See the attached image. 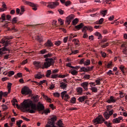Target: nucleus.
<instances>
[{
    "instance_id": "26",
    "label": "nucleus",
    "mask_w": 127,
    "mask_h": 127,
    "mask_svg": "<svg viewBox=\"0 0 127 127\" xmlns=\"http://www.w3.org/2000/svg\"><path fill=\"white\" fill-rule=\"evenodd\" d=\"M12 24H15V23H19V22H17V17H15L12 19Z\"/></svg>"
},
{
    "instance_id": "34",
    "label": "nucleus",
    "mask_w": 127,
    "mask_h": 127,
    "mask_svg": "<svg viewBox=\"0 0 127 127\" xmlns=\"http://www.w3.org/2000/svg\"><path fill=\"white\" fill-rule=\"evenodd\" d=\"M1 107L3 111H6L7 110H8V107H7L6 105L3 104L1 105Z\"/></svg>"
},
{
    "instance_id": "29",
    "label": "nucleus",
    "mask_w": 127,
    "mask_h": 127,
    "mask_svg": "<svg viewBox=\"0 0 127 127\" xmlns=\"http://www.w3.org/2000/svg\"><path fill=\"white\" fill-rule=\"evenodd\" d=\"M51 79H56L57 78H59V74H52L50 77Z\"/></svg>"
},
{
    "instance_id": "23",
    "label": "nucleus",
    "mask_w": 127,
    "mask_h": 127,
    "mask_svg": "<svg viewBox=\"0 0 127 127\" xmlns=\"http://www.w3.org/2000/svg\"><path fill=\"white\" fill-rule=\"evenodd\" d=\"M94 35L95 36H98V39H102V38H103V36H102V34H101V33H100V32H95Z\"/></svg>"
},
{
    "instance_id": "14",
    "label": "nucleus",
    "mask_w": 127,
    "mask_h": 127,
    "mask_svg": "<svg viewBox=\"0 0 127 127\" xmlns=\"http://www.w3.org/2000/svg\"><path fill=\"white\" fill-rule=\"evenodd\" d=\"M89 83L88 82H84L80 84V86L84 89L85 91H88V86Z\"/></svg>"
},
{
    "instance_id": "37",
    "label": "nucleus",
    "mask_w": 127,
    "mask_h": 127,
    "mask_svg": "<svg viewBox=\"0 0 127 127\" xmlns=\"http://www.w3.org/2000/svg\"><path fill=\"white\" fill-rule=\"evenodd\" d=\"M61 43H62L61 41L58 40L55 42V45H56L57 46H60V45H61Z\"/></svg>"
},
{
    "instance_id": "21",
    "label": "nucleus",
    "mask_w": 127,
    "mask_h": 127,
    "mask_svg": "<svg viewBox=\"0 0 127 127\" xmlns=\"http://www.w3.org/2000/svg\"><path fill=\"white\" fill-rule=\"evenodd\" d=\"M90 90L92 91L93 93H97L98 92V88L95 86H92L90 85Z\"/></svg>"
},
{
    "instance_id": "19",
    "label": "nucleus",
    "mask_w": 127,
    "mask_h": 127,
    "mask_svg": "<svg viewBox=\"0 0 127 127\" xmlns=\"http://www.w3.org/2000/svg\"><path fill=\"white\" fill-rule=\"evenodd\" d=\"M83 27H84V23H81L79 25L75 26V28H76V29H77V30H80V29L83 28Z\"/></svg>"
},
{
    "instance_id": "43",
    "label": "nucleus",
    "mask_w": 127,
    "mask_h": 127,
    "mask_svg": "<svg viewBox=\"0 0 127 127\" xmlns=\"http://www.w3.org/2000/svg\"><path fill=\"white\" fill-rule=\"evenodd\" d=\"M0 19H2V22H3V21H5V13H3L1 15Z\"/></svg>"
},
{
    "instance_id": "8",
    "label": "nucleus",
    "mask_w": 127,
    "mask_h": 127,
    "mask_svg": "<svg viewBox=\"0 0 127 127\" xmlns=\"http://www.w3.org/2000/svg\"><path fill=\"white\" fill-rule=\"evenodd\" d=\"M113 114L114 110H111L109 112L106 111L103 114V117L105 120H109Z\"/></svg>"
},
{
    "instance_id": "61",
    "label": "nucleus",
    "mask_w": 127,
    "mask_h": 127,
    "mask_svg": "<svg viewBox=\"0 0 127 127\" xmlns=\"http://www.w3.org/2000/svg\"><path fill=\"white\" fill-rule=\"evenodd\" d=\"M0 50H2V51H8V49L4 46V47L0 49Z\"/></svg>"
},
{
    "instance_id": "15",
    "label": "nucleus",
    "mask_w": 127,
    "mask_h": 127,
    "mask_svg": "<svg viewBox=\"0 0 127 127\" xmlns=\"http://www.w3.org/2000/svg\"><path fill=\"white\" fill-rule=\"evenodd\" d=\"M87 99H88V96L85 95V96H81V97H79L77 99V100L78 101V102H79L80 103H83V102H84V101H85V100H87Z\"/></svg>"
},
{
    "instance_id": "4",
    "label": "nucleus",
    "mask_w": 127,
    "mask_h": 127,
    "mask_svg": "<svg viewBox=\"0 0 127 127\" xmlns=\"http://www.w3.org/2000/svg\"><path fill=\"white\" fill-rule=\"evenodd\" d=\"M21 93L22 95H24L25 96H27L29 95H32V90L29 89V87L27 86H24L22 88Z\"/></svg>"
},
{
    "instance_id": "25",
    "label": "nucleus",
    "mask_w": 127,
    "mask_h": 127,
    "mask_svg": "<svg viewBox=\"0 0 127 127\" xmlns=\"http://www.w3.org/2000/svg\"><path fill=\"white\" fill-rule=\"evenodd\" d=\"M90 64H91V61L90 60H87L86 61H84V64H83L84 66H89Z\"/></svg>"
},
{
    "instance_id": "32",
    "label": "nucleus",
    "mask_w": 127,
    "mask_h": 127,
    "mask_svg": "<svg viewBox=\"0 0 127 127\" xmlns=\"http://www.w3.org/2000/svg\"><path fill=\"white\" fill-rule=\"evenodd\" d=\"M104 124L106 125L107 127H112V125H113V123H108L107 121H104Z\"/></svg>"
},
{
    "instance_id": "51",
    "label": "nucleus",
    "mask_w": 127,
    "mask_h": 127,
    "mask_svg": "<svg viewBox=\"0 0 127 127\" xmlns=\"http://www.w3.org/2000/svg\"><path fill=\"white\" fill-rule=\"evenodd\" d=\"M54 96L56 98H59V97H60V93L58 92H55L54 93Z\"/></svg>"
},
{
    "instance_id": "54",
    "label": "nucleus",
    "mask_w": 127,
    "mask_h": 127,
    "mask_svg": "<svg viewBox=\"0 0 127 127\" xmlns=\"http://www.w3.org/2000/svg\"><path fill=\"white\" fill-rule=\"evenodd\" d=\"M44 114H45V115H47L48 114H49V113H50V110H49V109L44 110Z\"/></svg>"
},
{
    "instance_id": "56",
    "label": "nucleus",
    "mask_w": 127,
    "mask_h": 127,
    "mask_svg": "<svg viewBox=\"0 0 127 127\" xmlns=\"http://www.w3.org/2000/svg\"><path fill=\"white\" fill-rule=\"evenodd\" d=\"M107 74L109 75V76H111V75H114V73H113V71L110 70L107 72Z\"/></svg>"
},
{
    "instance_id": "36",
    "label": "nucleus",
    "mask_w": 127,
    "mask_h": 127,
    "mask_svg": "<svg viewBox=\"0 0 127 127\" xmlns=\"http://www.w3.org/2000/svg\"><path fill=\"white\" fill-rule=\"evenodd\" d=\"M100 13L102 14L103 16L105 17L106 14L108 13V10H103L101 12H100Z\"/></svg>"
},
{
    "instance_id": "7",
    "label": "nucleus",
    "mask_w": 127,
    "mask_h": 127,
    "mask_svg": "<svg viewBox=\"0 0 127 127\" xmlns=\"http://www.w3.org/2000/svg\"><path fill=\"white\" fill-rule=\"evenodd\" d=\"M93 70H94V66H87V67L83 66L80 68L79 72H90L93 71Z\"/></svg>"
},
{
    "instance_id": "27",
    "label": "nucleus",
    "mask_w": 127,
    "mask_h": 127,
    "mask_svg": "<svg viewBox=\"0 0 127 127\" xmlns=\"http://www.w3.org/2000/svg\"><path fill=\"white\" fill-rule=\"evenodd\" d=\"M21 12H20V15L23 14V12L25 11V8L24 6H21V8H20Z\"/></svg>"
},
{
    "instance_id": "24",
    "label": "nucleus",
    "mask_w": 127,
    "mask_h": 127,
    "mask_svg": "<svg viewBox=\"0 0 127 127\" xmlns=\"http://www.w3.org/2000/svg\"><path fill=\"white\" fill-rule=\"evenodd\" d=\"M12 85V83L10 82H8L7 83L8 93H10Z\"/></svg>"
},
{
    "instance_id": "2",
    "label": "nucleus",
    "mask_w": 127,
    "mask_h": 127,
    "mask_svg": "<svg viewBox=\"0 0 127 127\" xmlns=\"http://www.w3.org/2000/svg\"><path fill=\"white\" fill-rule=\"evenodd\" d=\"M55 60H56V57H53V58H46L45 59L46 62L43 64L42 69H47L49 68L50 66H54V63H55Z\"/></svg>"
},
{
    "instance_id": "41",
    "label": "nucleus",
    "mask_w": 127,
    "mask_h": 127,
    "mask_svg": "<svg viewBox=\"0 0 127 127\" xmlns=\"http://www.w3.org/2000/svg\"><path fill=\"white\" fill-rule=\"evenodd\" d=\"M120 70L122 71V72L124 73L125 72V66H124L123 65H121L120 66Z\"/></svg>"
},
{
    "instance_id": "1",
    "label": "nucleus",
    "mask_w": 127,
    "mask_h": 127,
    "mask_svg": "<svg viewBox=\"0 0 127 127\" xmlns=\"http://www.w3.org/2000/svg\"><path fill=\"white\" fill-rule=\"evenodd\" d=\"M22 104L23 108H25V109L31 108V109L29 110V113L30 114H35V111L33 110V109H35V103H33L31 100L27 99L24 100Z\"/></svg>"
},
{
    "instance_id": "17",
    "label": "nucleus",
    "mask_w": 127,
    "mask_h": 127,
    "mask_svg": "<svg viewBox=\"0 0 127 127\" xmlns=\"http://www.w3.org/2000/svg\"><path fill=\"white\" fill-rule=\"evenodd\" d=\"M60 87L61 89H66V88H67V86H68V84L66 83V82H60Z\"/></svg>"
},
{
    "instance_id": "45",
    "label": "nucleus",
    "mask_w": 127,
    "mask_h": 127,
    "mask_svg": "<svg viewBox=\"0 0 127 127\" xmlns=\"http://www.w3.org/2000/svg\"><path fill=\"white\" fill-rule=\"evenodd\" d=\"M23 123V121L22 120H19V121H17L16 125L18 126V127H21V124Z\"/></svg>"
},
{
    "instance_id": "5",
    "label": "nucleus",
    "mask_w": 127,
    "mask_h": 127,
    "mask_svg": "<svg viewBox=\"0 0 127 127\" xmlns=\"http://www.w3.org/2000/svg\"><path fill=\"white\" fill-rule=\"evenodd\" d=\"M45 109V107H44V105L41 102H39L38 103L37 105L35 104V109H33V111H38V112H41V111H44V109Z\"/></svg>"
},
{
    "instance_id": "10",
    "label": "nucleus",
    "mask_w": 127,
    "mask_h": 127,
    "mask_svg": "<svg viewBox=\"0 0 127 127\" xmlns=\"http://www.w3.org/2000/svg\"><path fill=\"white\" fill-rule=\"evenodd\" d=\"M74 17H75V15L74 14H71L69 15L68 16H67L66 18L65 22H66L67 24H70V23H71V20H72V19H74Z\"/></svg>"
},
{
    "instance_id": "53",
    "label": "nucleus",
    "mask_w": 127,
    "mask_h": 127,
    "mask_svg": "<svg viewBox=\"0 0 127 127\" xmlns=\"http://www.w3.org/2000/svg\"><path fill=\"white\" fill-rule=\"evenodd\" d=\"M58 22H60L61 25H63V24H64V20L61 18L58 19Z\"/></svg>"
},
{
    "instance_id": "64",
    "label": "nucleus",
    "mask_w": 127,
    "mask_h": 127,
    "mask_svg": "<svg viewBox=\"0 0 127 127\" xmlns=\"http://www.w3.org/2000/svg\"><path fill=\"white\" fill-rule=\"evenodd\" d=\"M83 38H88V35H87V32H84L83 35Z\"/></svg>"
},
{
    "instance_id": "20",
    "label": "nucleus",
    "mask_w": 127,
    "mask_h": 127,
    "mask_svg": "<svg viewBox=\"0 0 127 127\" xmlns=\"http://www.w3.org/2000/svg\"><path fill=\"white\" fill-rule=\"evenodd\" d=\"M78 95H82L83 93V88L82 87H77L76 89Z\"/></svg>"
},
{
    "instance_id": "28",
    "label": "nucleus",
    "mask_w": 127,
    "mask_h": 127,
    "mask_svg": "<svg viewBox=\"0 0 127 127\" xmlns=\"http://www.w3.org/2000/svg\"><path fill=\"white\" fill-rule=\"evenodd\" d=\"M78 22H79V19L75 18L72 22V25H76V24H77V23H78Z\"/></svg>"
},
{
    "instance_id": "40",
    "label": "nucleus",
    "mask_w": 127,
    "mask_h": 127,
    "mask_svg": "<svg viewBox=\"0 0 127 127\" xmlns=\"http://www.w3.org/2000/svg\"><path fill=\"white\" fill-rule=\"evenodd\" d=\"M12 75H14V71H9L8 72V77H11Z\"/></svg>"
},
{
    "instance_id": "22",
    "label": "nucleus",
    "mask_w": 127,
    "mask_h": 127,
    "mask_svg": "<svg viewBox=\"0 0 127 127\" xmlns=\"http://www.w3.org/2000/svg\"><path fill=\"white\" fill-rule=\"evenodd\" d=\"M51 74H52V71H51V70L49 69L46 72V74L45 75V76L47 78H50V75H51Z\"/></svg>"
},
{
    "instance_id": "30",
    "label": "nucleus",
    "mask_w": 127,
    "mask_h": 127,
    "mask_svg": "<svg viewBox=\"0 0 127 127\" xmlns=\"http://www.w3.org/2000/svg\"><path fill=\"white\" fill-rule=\"evenodd\" d=\"M57 126L59 127H63V122L61 120H59L57 123Z\"/></svg>"
},
{
    "instance_id": "52",
    "label": "nucleus",
    "mask_w": 127,
    "mask_h": 127,
    "mask_svg": "<svg viewBox=\"0 0 127 127\" xmlns=\"http://www.w3.org/2000/svg\"><path fill=\"white\" fill-rule=\"evenodd\" d=\"M100 53L101 54L102 57H103V58H106V57H107V54H106V53L101 52Z\"/></svg>"
},
{
    "instance_id": "59",
    "label": "nucleus",
    "mask_w": 127,
    "mask_h": 127,
    "mask_svg": "<svg viewBox=\"0 0 127 127\" xmlns=\"http://www.w3.org/2000/svg\"><path fill=\"white\" fill-rule=\"evenodd\" d=\"M64 3H65V6H68V5H70V4H71V1L68 0Z\"/></svg>"
},
{
    "instance_id": "50",
    "label": "nucleus",
    "mask_w": 127,
    "mask_h": 127,
    "mask_svg": "<svg viewBox=\"0 0 127 127\" xmlns=\"http://www.w3.org/2000/svg\"><path fill=\"white\" fill-rule=\"evenodd\" d=\"M79 53V50H75L74 51H72L71 53L70 54V55H74L75 54H77Z\"/></svg>"
},
{
    "instance_id": "57",
    "label": "nucleus",
    "mask_w": 127,
    "mask_h": 127,
    "mask_svg": "<svg viewBox=\"0 0 127 127\" xmlns=\"http://www.w3.org/2000/svg\"><path fill=\"white\" fill-rule=\"evenodd\" d=\"M87 30H88L89 31L92 32L94 30V29L92 26H88Z\"/></svg>"
},
{
    "instance_id": "12",
    "label": "nucleus",
    "mask_w": 127,
    "mask_h": 127,
    "mask_svg": "<svg viewBox=\"0 0 127 127\" xmlns=\"http://www.w3.org/2000/svg\"><path fill=\"white\" fill-rule=\"evenodd\" d=\"M117 102V99L116 97L111 96L110 97V98L107 100V103L108 104H111V103H116Z\"/></svg>"
},
{
    "instance_id": "62",
    "label": "nucleus",
    "mask_w": 127,
    "mask_h": 127,
    "mask_svg": "<svg viewBox=\"0 0 127 127\" xmlns=\"http://www.w3.org/2000/svg\"><path fill=\"white\" fill-rule=\"evenodd\" d=\"M6 18L7 20H10V19L11 18V15L8 14L6 15Z\"/></svg>"
},
{
    "instance_id": "60",
    "label": "nucleus",
    "mask_w": 127,
    "mask_h": 127,
    "mask_svg": "<svg viewBox=\"0 0 127 127\" xmlns=\"http://www.w3.org/2000/svg\"><path fill=\"white\" fill-rule=\"evenodd\" d=\"M46 52H47L46 49H43L40 51V53L41 54H45Z\"/></svg>"
},
{
    "instance_id": "6",
    "label": "nucleus",
    "mask_w": 127,
    "mask_h": 127,
    "mask_svg": "<svg viewBox=\"0 0 127 127\" xmlns=\"http://www.w3.org/2000/svg\"><path fill=\"white\" fill-rule=\"evenodd\" d=\"M23 2L25 3V4H27V5H29L32 8L33 10H36L37 9V4H35L33 2H31L29 1H26V0H22Z\"/></svg>"
},
{
    "instance_id": "31",
    "label": "nucleus",
    "mask_w": 127,
    "mask_h": 127,
    "mask_svg": "<svg viewBox=\"0 0 127 127\" xmlns=\"http://www.w3.org/2000/svg\"><path fill=\"white\" fill-rule=\"evenodd\" d=\"M72 42H74L75 45H78V46H79V40L78 39H74L72 40Z\"/></svg>"
},
{
    "instance_id": "46",
    "label": "nucleus",
    "mask_w": 127,
    "mask_h": 127,
    "mask_svg": "<svg viewBox=\"0 0 127 127\" xmlns=\"http://www.w3.org/2000/svg\"><path fill=\"white\" fill-rule=\"evenodd\" d=\"M52 56H53V55H52V54H48L47 55H44V57L46 59V58L52 57Z\"/></svg>"
},
{
    "instance_id": "11",
    "label": "nucleus",
    "mask_w": 127,
    "mask_h": 127,
    "mask_svg": "<svg viewBox=\"0 0 127 127\" xmlns=\"http://www.w3.org/2000/svg\"><path fill=\"white\" fill-rule=\"evenodd\" d=\"M57 117L56 116L53 117L51 119L49 120L48 125L54 126V123L56 122Z\"/></svg>"
},
{
    "instance_id": "3",
    "label": "nucleus",
    "mask_w": 127,
    "mask_h": 127,
    "mask_svg": "<svg viewBox=\"0 0 127 127\" xmlns=\"http://www.w3.org/2000/svg\"><path fill=\"white\" fill-rule=\"evenodd\" d=\"M106 120L102 115H99L96 118L93 120L94 125H102Z\"/></svg>"
},
{
    "instance_id": "18",
    "label": "nucleus",
    "mask_w": 127,
    "mask_h": 127,
    "mask_svg": "<svg viewBox=\"0 0 127 127\" xmlns=\"http://www.w3.org/2000/svg\"><path fill=\"white\" fill-rule=\"evenodd\" d=\"M42 77H44V75L41 74L40 72H39L37 74L34 75L35 79H38L39 80L41 79Z\"/></svg>"
},
{
    "instance_id": "58",
    "label": "nucleus",
    "mask_w": 127,
    "mask_h": 127,
    "mask_svg": "<svg viewBox=\"0 0 127 127\" xmlns=\"http://www.w3.org/2000/svg\"><path fill=\"white\" fill-rule=\"evenodd\" d=\"M85 63V59H82L81 60H80L79 64H80V65H82V64H84Z\"/></svg>"
},
{
    "instance_id": "35",
    "label": "nucleus",
    "mask_w": 127,
    "mask_h": 127,
    "mask_svg": "<svg viewBox=\"0 0 127 127\" xmlns=\"http://www.w3.org/2000/svg\"><path fill=\"white\" fill-rule=\"evenodd\" d=\"M113 124H120V123H121V122L118 118H116V119H113Z\"/></svg>"
},
{
    "instance_id": "13",
    "label": "nucleus",
    "mask_w": 127,
    "mask_h": 127,
    "mask_svg": "<svg viewBox=\"0 0 127 127\" xmlns=\"http://www.w3.org/2000/svg\"><path fill=\"white\" fill-rule=\"evenodd\" d=\"M44 45L48 48H50V47H53V46H54V45H53V43H52V42H51V40H48V41L44 44Z\"/></svg>"
},
{
    "instance_id": "38",
    "label": "nucleus",
    "mask_w": 127,
    "mask_h": 127,
    "mask_svg": "<svg viewBox=\"0 0 127 127\" xmlns=\"http://www.w3.org/2000/svg\"><path fill=\"white\" fill-rule=\"evenodd\" d=\"M70 74L71 75H73L74 76H76L78 74V71L76 70H73L70 72Z\"/></svg>"
},
{
    "instance_id": "55",
    "label": "nucleus",
    "mask_w": 127,
    "mask_h": 127,
    "mask_svg": "<svg viewBox=\"0 0 127 127\" xmlns=\"http://www.w3.org/2000/svg\"><path fill=\"white\" fill-rule=\"evenodd\" d=\"M2 7L4 9H6L7 7H6V4H5V3L3 1L2 2Z\"/></svg>"
},
{
    "instance_id": "16",
    "label": "nucleus",
    "mask_w": 127,
    "mask_h": 127,
    "mask_svg": "<svg viewBox=\"0 0 127 127\" xmlns=\"http://www.w3.org/2000/svg\"><path fill=\"white\" fill-rule=\"evenodd\" d=\"M33 65H34L35 67L39 69V68H41V64L39 62L34 61L33 63Z\"/></svg>"
},
{
    "instance_id": "9",
    "label": "nucleus",
    "mask_w": 127,
    "mask_h": 127,
    "mask_svg": "<svg viewBox=\"0 0 127 127\" xmlns=\"http://www.w3.org/2000/svg\"><path fill=\"white\" fill-rule=\"evenodd\" d=\"M48 4H49L47 5V7H49L51 9L55 8V7L59 5V2L57 1L48 2Z\"/></svg>"
},
{
    "instance_id": "47",
    "label": "nucleus",
    "mask_w": 127,
    "mask_h": 127,
    "mask_svg": "<svg viewBox=\"0 0 127 127\" xmlns=\"http://www.w3.org/2000/svg\"><path fill=\"white\" fill-rule=\"evenodd\" d=\"M68 99H70V96L68 94H65L64 98V101L68 102Z\"/></svg>"
},
{
    "instance_id": "48",
    "label": "nucleus",
    "mask_w": 127,
    "mask_h": 127,
    "mask_svg": "<svg viewBox=\"0 0 127 127\" xmlns=\"http://www.w3.org/2000/svg\"><path fill=\"white\" fill-rule=\"evenodd\" d=\"M70 103L71 104H76V97H73L70 100Z\"/></svg>"
},
{
    "instance_id": "49",
    "label": "nucleus",
    "mask_w": 127,
    "mask_h": 127,
    "mask_svg": "<svg viewBox=\"0 0 127 127\" xmlns=\"http://www.w3.org/2000/svg\"><path fill=\"white\" fill-rule=\"evenodd\" d=\"M83 78H84V79H86L87 80H89L90 78H91V75L89 74H85L84 75Z\"/></svg>"
},
{
    "instance_id": "63",
    "label": "nucleus",
    "mask_w": 127,
    "mask_h": 127,
    "mask_svg": "<svg viewBox=\"0 0 127 127\" xmlns=\"http://www.w3.org/2000/svg\"><path fill=\"white\" fill-rule=\"evenodd\" d=\"M27 63V60H25L23 61L22 63H20L21 65H25Z\"/></svg>"
},
{
    "instance_id": "44",
    "label": "nucleus",
    "mask_w": 127,
    "mask_h": 127,
    "mask_svg": "<svg viewBox=\"0 0 127 127\" xmlns=\"http://www.w3.org/2000/svg\"><path fill=\"white\" fill-rule=\"evenodd\" d=\"M66 94H67V91H64L61 93V97L63 99H64V97H65V95H66Z\"/></svg>"
},
{
    "instance_id": "39",
    "label": "nucleus",
    "mask_w": 127,
    "mask_h": 127,
    "mask_svg": "<svg viewBox=\"0 0 127 127\" xmlns=\"http://www.w3.org/2000/svg\"><path fill=\"white\" fill-rule=\"evenodd\" d=\"M37 41H38V42H42L43 40H42V37L40 36H38L36 38Z\"/></svg>"
},
{
    "instance_id": "33",
    "label": "nucleus",
    "mask_w": 127,
    "mask_h": 127,
    "mask_svg": "<svg viewBox=\"0 0 127 127\" xmlns=\"http://www.w3.org/2000/svg\"><path fill=\"white\" fill-rule=\"evenodd\" d=\"M68 76H69L68 74H63V75L59 74V78H61L63 79L64 78H65V77H68Z\"/></svg>"
},
{
    "instance_id": "42",
    "label": "nucleus",
    "mask_w": 127,
    "mask_h": 127,
    "mask_svg": "<svg viewBox=\"0 0 127 127\" xmlns=\"http://www.w3.org/2000/svg\"><path fill=\"white\" fill-rule=\"evenodd\" d=\"M101 81H102V79L98 78L96 80H95V83H96V85H100L101 84Z\"/></svg>"
}]
</instances>
